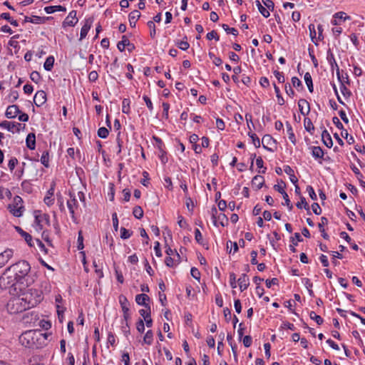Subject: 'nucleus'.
Instances as JSON below:
<instances>
[{
	"label": "nucleus",
	"mask_w": 365,
	"mask_h": 365,
	"mask_svg": "<svg viewBox=\"0 0 365 365\" xmlns=\"http://www.w3.org/2000/svg\"><path fill=\"white\" fill-rule=\"evenodd\" d=\"M47 334L37 330H29L19 336L20 343L25 347L38 348L46 344Z\"/></svg>",
	"instance_id": "1"
},
{
	"label": "nucleus",
	"mask_w": 365,
	"mask_h": 365,
	"mask_svg": "<svg viewBox=\"0 0 365 365\" xmlns=\"http://www.w3.org/2000/svg\"><path fill=\"white\" fill-rule=\"evenodd\" d=\"M31 269L30 264L25 260L19 261L6 268V272H11L16 277L19 283V289L21 287H28V274Z\"/></svg>",
	"instance_id": "2"
},
{
	"label": "nucleus",
	"mask_w": 365,
	"mask_h": 365,
	"mask_svg": "<svg viewBox=\"0 0 365 365\" xmlns=\"http://www.w3.org/2000/svg\"><path fill=\"white\" fill-rule=\"evenodd\" d=\"M19 295L27 309L36 307L43 300L42 292L36 289H29Z\"/></svg>",
	"instance_id": "3"
},
{
	"label": "nucleus",
	"mask_w": 365,
	"mask_h": 365,
	"mask_svg": "<svg viewBox=\"0 0 365 365\" xmlns=\"http://www.w3.org/2000/svg\"><path fill=\"white\" fill-rule=\"evenodd\" d=\"M6 309L11 314H18L27 310L19 294L11 297L9 300L6 304Z\"/></svg>",
	"instance_id": "4"
},
{
	"label": "nucleus",
	"mask_w": 365,
	"mask_h": 365,
	"mask_svg": "<svg viewBox=\"0 0 365 365\" xmlns=\"http://www.w3.org/2000/svg\"><path fill=\"white\" fill-rule=\"evenodd\" d=\"M34 218L33 227L37 232L41 231L45 225H49V215L47 214L36 210L34 212Z\"/></svg>",
	"instance_id": "5"
},
{
	"label": "nucleus",
	"mask_w": 365,
	"mask_h": 365,
	"mask_svg": "<svg viewBox=\"0 0 365 365\" xmlns=\"http://www.w3.org/2000/svg\"><path fill=\"white\" fill-rule=\"evenodd\" d=\"M7 209L14 217H21L25 210L22 198L19 195H16L14 197L13 202L8 205Z\"/></svg>",
	"instance_id": "6"
},
{
	"label": "nucleus",
	"mask_w": 365,
	"mask_h": 365,
	"mask_svg": "<svg viewBox=\"0 0 365 365\" xmlns=\"http://www.w3.org/2000/svg\"><path fill=\"white\" fill-rule=\"evenodd\" d=\"M9 272H6V269L4 274L0 277V288L6 289L9 287H15V289H17L16 286L19 285V283L16 277L12 274H9Z\"/></svg>",
	"instance_id": "7"
},
{
	"label": "nucleus",
	"mask_w": 365,
	"mask_h": 365,
	"mask_svg": "<svg viewBox=\"0 0 365 365\" xmlns=\"http://www.w3.org/2000/svg\"><path fill=\"white\" fill-rule=\"evenodd\" d=\"M118 299H119V303L120 304L122 311L123 312V319L125 322H127L130 318V315L129 313L130 303H129L128 299L126 298V297L123 294L119 296Z\"/></svg>",
	"instance_id": "8"
},
{
	"label": "nucleus",
	"mask_w": 365,
	"mask_h": 365,
	"mask_svg": "<svg viewBox=\"0 0 365 365\" xmlns=\"http://www.w3.org/2000/svg\"><path fill=\"white\" fill-rule=\"evenodd\" d=\"M76 11L72 10L62 23V27L66 29L68 26H74L78 21L76 17Z\"/></svg>",
	"instance_id": "9"
},
{
	"label": "nucleus",
	"mask_w": 365,
	"mask_h": 365,
	"mask_svg": "<svg viewBox=\"0 0 365 365\" xmlns=\"http://www.w3.org/2000/svg\"><path fill=\"white\" fill-rule=\"evenodd\" d=\"M70 199L67 201V207L71 213V217L73 219L75 210L78 207V200L74 193L69 192Z\"/></svg>",
	"instance_id": "10"
},
{
	"label": "nucleus",
	"mask_w": 365,
	"mask_h": 365,
	"mask_svg": "<svg viewBox=\"0 0 365 365\" xmlns=\"http://www.w3.org/2000/svg\"><path fill=\"white\" fill-rule=\"evenodd\" d=\"M21 124L19 123L3 121L0 123V127L7 129L9 131L14 133L19 132L21 128Z\"/></svg>",
	"instance_id": "11"
},
{
	"label": "nucleus",
	"mask_w": 365,
	"mask_h": 365,
	"mask_svg": "<svg viewBox=\"0 0 365 365\" xmlns=\"http://www.w3.org/2000/svg\"><path fill=\"white\" fill-rule=\"evenodd\" d=\"M55 187H56V182L52 181L51 183L50 188L47 191L46 195L45 196V197L43 199L44 202L48 206H51L54 203V198L53 197L54 195Z\"/></svg>",
	"instance_id": "12"
},
{
	"label": "nucleus",
	"mask_w": 365,
	"mask_h": 365,
	"mask_svg": "<svg viewBox=\"0 0 365 365\" xmlns=\"http://www.w3.org/2000/svg\"><path fill=\"white\" fill-rule=\"evenodd\" d=\"M93 22V19L92 17L86 19L84 21V24L83 25L81 29V34H80V41L86 38L87 36L92 24Z\"/></svg>",
	"instance_id": "13"
},
{
	"label": "nucleus",
	"mask_w": 365,
	"mask_h": 365,
	"mask_svg": "<svg viewBox=\"0 0 365 365\" xmlns=\"http://www.w3.org/2000/svg\"><path fill=\"white\" fill-rule=\"evenodd\" d=\"M14 251L11 249H6L0 253V269L3 267L13 257Z\"/></svg>",
	"instance_id": "14"
},
{
	"label": "nucleus",
	"mask_w": 365,
	"mask_h": 365,
	"mask_svg": "<svg viewBox=\"0 0 365 365\" xmlns=\"http://www.w3.org/2000/svg\"><path fill=\"white\" fill-rule=\"evenodd\" d=\"M46 93L43 91H38L34 97V102L37 107L43 106L46 102Z\"/></svg>",
	"instance_id": "15"
},
{
	"label": "nucleus",
	"mask_w": 365,
	"mask_h": 365,
	"mask_svg": "<svg viewBox=\"0 0 365 365\" xmlns=\"http://www.w3.org/2000/svg\"><path fill=\"white\" fill-rule=\"evenodd\" d=\"M150 301V297L146 294H140L135 296V302L138 304L144 306L148 309H150V305L148 304V302Z\"/></svg>",
	"instance_id": "16"
},
{
	"label": "nucleus",
	"mask_w": 365,
	"mask_h": 365,
	"mask_svg": "<svg viewBox=\"0 0 365 365\" xmlns=\"http://www.w3.org/2000/svg\"><path fill=\"white\" fill-rule=\"evenodd\" d=\"M20 113H21V110H19L18 106L11 105V106H9L7 107L6 113H5V115L7 118H14Z\"/></svg>",
	"instance_id": "17"
},
{
	"label": "nucleus",
	"mask_w": 365,
	"mask_h": 365,
	"mask_svg": "<svg viewBox=\"0 0 365 365\" xmlns=\"http://www.w3.org/2000/svg\"><path fill=\"white\" fill-rule=\"evenodd\" d=\"M298 106H299V109L300 113L303 115H308L309 113L310 112L309 103L305 99H300V100H299V101H298Z\"/></svg>",
	"instance_id": "18"
},
{
	"label": "nucleus",
	"mask_w": 365,
	"mask_h": 365,
	"mask_svg": "<svg viewBox=\"0 0 365 365\" xmlns=\"http://www.w3.org/2000/svg\"><path fill=\"white\" fill-rule=\"evenodd\" d=\"M15 229L24 237L29 246L33 247L34 245L32 236L29 233L23 230L20 227H15Z\"/></svg>",
	"instance_id": "19"
},
{
	"label": "nucleus",
	"mask_w": 365,
	"mask_h": 365,
	"mask_svg": "<svg viewBox=\"0 0 365 365\" xmlns=\"http://www.w3.org/2000/svg\"><path fill=\"white\" fill-rule=\"evenodd\" d=\"M262 146L264 149L272 151V148L267 147V145H276V140L270 135H264L262 140Z\"/></svg>",
	"instance_id": "20"
},
{
	"label": "nucleus",
	"mask_w": 365,
	"mask_h": 365,
	"mask_svg": "<svg viewBox=\"0 0 365 365\" xmlns=\"http://www.w3.org/2000/svg\"><path fill=\"white\" fill-rule=\"evenodd\" d=\"M237 282L241 292L247 289L250 285V279L246 274H242Z\"/></svg>",
	"instance_id": "21"
},
{
	"label": "nucleus",
	"mask_w": 365,
	"mask_h": 365,
	"mask_svg": "<svg viewBox=\"0 0 365 365\" xmlns=\"http://www.w3.org/2000/svg\"><path fill=\"white\" fill-rule=\"evenodd\" d=\"M140 17V13L138 10H134L129 14L128 19L130 26L133 28L135 27L137 21Z\"/></svg>",
	"instance_id": "22"
},
{
	"label": "nucleus",
	"mask_w": 365,
	"mask_h": 365,
	"mask_svg": "<svg viewBox=\"0 0 365 365\" xmlns=\"http://www.w3.org/2000/svg\"><path fill=\"white\" fill-rule=\"evenodd\" d=\"M264 183V178L262 175H255L252 180V185L256 190H259L262 187Z\"/></svg>",
	"instance_id": "23"
},
{
	"label": "nucleus",
	"mask_w": 365,
	"mask_h": 365,
	"mask_svg": "<svg viewBox=\"0 0 365 365\" xmlns=\"http://www.w3.org/2000/svg\"><path fill=\"white\" fill-rule=\"evenodd\" d=\"M322 139L324 144L328 147L331 148L333 145V141L329 132L324 129L322 133Z\"/></svg>",
	"instance_id": "24"
},
{
	"label": "nucleus",
	"mask_w": 365,
	"mask_h": 365,
	"mask_svg": "<svg viewBox=\"0 0 365 365\" xmlns=\"http://www.w3.org/2000/svg\"><path fill=\"white\" fill-rule=\"evenodd\" d=\"M327 60L329 62V63L331 66V69L332 71L339 68V66L337 65L336 60L334 58V56L330 48L328 49V51L327 52Z\"/></svg>",
	"instance_id": "25"
},
{
	"label": "nucleus",
	"mask_w": 365,
	"mask_h": 365,
	"mask_svg": "<svg viewBox=\"0 0 365 365\" xmlns=\"http://www.w3.org/2000/svg\"><path fill=\"white\" fill-rule=\"evenodd\" d=\"M26 143L28 148L30 150H34L36 148V135L34 133H30L28 134Z\"/></svg>",
	"instance_id": "26"
},
{
	"label": "nucleus",
	"mask_w": 365,
	"mask_h": 365,
	"mask_svg": "<svg viewBox=\"0 0 365 365\" xmlns=\"http://www.w3.org/2000/svg\"><path fill=\"white\" fill-rule=\"evenodd\" d=\"M302 240L303 239L302 238L299 232H295L294 236L290 239L292 245H289V250L292 252H295L297 250L294 247L297 245V242H302Z\"/></svg>",
	"instance_id": "27"
},
{
	"label": "nucleus",
	"mask_w": 365,
	"mask_h": 365,
	"mask_svg": "<svg viewBox=\"0 0 365 365\" xmlns=\"http://www.w3.org/2000/svg\"><path fill=\"white\" fill-rule=\"evenodd\" d=\"M312 150V155L315 159H322L324 156V150L319 146H312L310 148Z\"/></svg>",
	"instance_id": "28"
},
{
	"label": "nucleus",
	"mask_w": 365,
	"mask_h": 365,
	"mask_svg": "<svg viewBox=\"0 0 365 365\" xmlns=\"http://www.w3.org/2000/svg\"><path fill=\"white\" fill-rule=\"evenodd\" d=\"M287 133L288 134L289 140L294 144H296V137L294 133L292 127L289 122H286Z\"/></svg>",
	"instance_id": "29"
},
{
	"label": "nucleus",
	"mask_w": 365,
	"mask_h": 365,
	"mask_svg": "<svg viewBox=\"0 0 365 365\" xmlns=\"http://www.w3.org/2000/svg\"><path fill=\"white\" fill-rule=\"evenodd\" d=\"M130 46V41L126 36H123L121 41L117 44L118 49L122 52L125 50V46Z\"/></svg>",
	"instance_id": "30"
},
{
	"label": "nucleus",
	"mask_w": 365,
	"mask_h": 365,
	"mask_svg": "<svg viewBox=\"0 0 365 365\" xmlns=\"http://www.w3.org/2000/svg\"><path fill=\"white\" fill-rule=\"evenodd\" d=\"M54 61L55 59L53 56L47 57L43 64L44 69L48 71H51L53 67Z\"/></svg>",
	"instance_id": "31"
},
{
	"label": "nucleus",
	"mask_w": 365,
	"mask_h": 365,
	"mask_svg": "<svg viewBox=\"0 0 365 365\" xmlns=\"http://www.w3.org/2000/svg\"><path fill=\"white\" fill-rule=\"evenodd\" d=\"M50 19H53L51 16L48 17H41L38 16H32L31 17V23L35 24H42L46 22V20H48Z\"/></svg>",
	"instance_id": "32"
},
{
	"label": "nucleus",
	"mask_w": 365,
	"mask_h": 365,
	"mask_svg": "<svg viewBox=\"0 0 365 365\" xmlns=\"http://www.w3.org/2000/svg\"><path fill=\"white\" fill-rule=\"evenodd\" d=\"M304 81H305V83H306V84H307V86L308 87V89H309V92L312 93L313 90H314L312 78V76H311V75H310V73L309 72H307L304 74Z\"/></svg>",
	"instance_id": "33"
},
{
	"label": "nucleus",
	"mask_w": 365,
	"mask_h": 365,
	"mask_svg": "<svg viewBox=\"0 0 365 365\" xmlns=\"http://www.w3.org/2000/svg\"><path fill=\"white\" fill-rule=\"evenodd\" d=\"M143 341L145 344H147L148 345H150L153 344V332L152 330H148L145 333L144 337H143Z\"/></svg>",
	"instance_id": "34"
},
{
	"label": "nucleus",
	"mask_w": 365,
	"mask_h": 365,
	"mask_svg": "<svg viewBox=\"0 0 365 365\" xmlns=\"http://www.w3.org/2000/svg\"><path fill=\"white\" fill-rule=\"evenodd\" d=\"M41 163L46 167H49V152L48 150L43 151L41 157Z\"/></svg>",
	"instance_id": "35"
},
{
	"label": "nucleus",
	"mask_w": 365,
	"mask_h": 365,
	"mask_svg": "<svg viewBox=\"0 0 365 365\" xmlns=\"http://www.w3.org/2000/svg\"><path fill=\"white\" fill-rule=\"evenodd\" d=\"M248 135L252 139V142L253 145H255V147L257 148H259L260 147V140H259L258 136L255 133H254L251 131L248 132Z\"/></svg>",
	"instance_id": "36"
},
{
	"label": "nucleus",
	"mask_w": 365,
	"mask_h": 365,
	"mask_svg": "<svg viewBox=\"0 0 365 365\" xmlns=\"http://www.w3.org/2000/svg\"><path fill=\"white\" fill-rule=\"evenodd\" d=\"M273 86H274V91L276 93V96L277 98L278 104L280 106L284 105V100L282 98V96H281L279 88L275 83H274Z\"/></svg>",
	"instance_id": "37"
},
{
	"label": "nucleus",
	"mask_w": 365,
	"mask_h": 365,
	"mask_svg": "<svg viewBox=\"0 0 365 365\" xmlns=\"http://www.w3.org/2000/svg\"><path fill=\"white\" fill-rule=\"evenodd\" d=\"M304 125L305 130L309 133H311L312 130H314V126L311 119L309 118H304Z\"/></svg>",
	"instance_id": "38"
},
{
	"label": "nucleus",
	"mask_w": 365,
	"mask_h": 365,
	"mask_svg": "<svg viewBox=\"0 0 365 365\" xmlns=\"http://www.w3.org/2000/svg\"><path fill=\"white\" fill-rule=\"evenodd\" d=\"M256 4L258 7L259 11L264 17L267 18L269 16V11L265 7H264L259 1H256Z\"/></svg>",
	"instance_id": "39"
},
{
	"label": "nucleus",
	"mask_w": 365,
	"mask_h": 365,
	"mask_svg": "<svg viewBox=\"0 0 365 365\" xmlns=\"http://www.w3.org/2000/svg\"><path fill=\"white\" fill-rule=\"evenodd\" d=\"M11 192L8 188L0 187V199L5 197L11 198Z\"/></svg>",
	"instance_id": "40"
},
{
	"label": "nucleus",
	"mask_w": 365,
	"mask_h": 365,
	"mask_svg": "<svg viewBox=\"0 0 365 365\" xmlns=\"http://www.w3.org/2000/svg\"><path fill=\"white\" fill-rule=\"evenodd\" d=\"M341 136L346 140V142L351 145L354 143L355 140L352 135H349L346 130H342L341 133Z\"/></svg>",
	"instance_id": "41"
},
{
	"label": "nucleus",
	"mask_w": 365,
	"mask_h": 365,
	"mask_svg": "<svg viewBox=\"0 0 365 365\" xmlns=\"http://www.w3.org/2000/svg\"><path fill=\"white\" fill-rule=\"evenodd\" d=\"M133 214L137 219H141L143 217V210L140 206H135L133 208Z\"/></svg>",
	"instance_id": "42"
},
{
	"label": "nucleus",
	"mask_w": 365,
	"mask_h": 365,
	"mask_svg": "<svg viewBox=\"0 0 365 365\" xmlns=\"http://www.w3.org/2000/svg\"><path fill=\"white\" fill-rule=\"evenodd\" d=\"M309 317L314 320L316 322V323L318 324V325H321L323 324L324 322V320L323 319L319 316V315H317L314 312L312 311L310 312L309 313Z\"/></svg>",
	"instance_id": "43"
},
{
	"label": "nucleus",
	"mask_w": 365,
	"mask_h": 365,
	"mask_svg": "<svg viewBox=\"0 0 365 365\" xmlns=\"http://www.w3.org/2000/svg\"><path fill=\"white\" fill-rule=\"evenodd\" d=\"M158 157L163 164H165L168 161V158L167 157L166 151L165 148L162 150H158Z\"/></svg>",
	"instance_id": "44"
},
{
	"label": "nucleus",
	"mask_w": 365,
	"mask_h": 365,
	"mask_svg": "<svg viewBox=\"0 0 365 365\" xmlns=\"http://www.w3.org/2000/svg\"><path fill=\"white\" fill-rule=\"evenodd\" d=\"M122 112L123 113H130V100L128 98H124L122 103Z\"/></svg>",
	"instance_id": "45"
},
{
	"label": "nucleus",
	"mask_w": 365,
	"mask_h": 365,
	"mask_svg": "<svg viewBox=\"0 0 365 365\" xmlns=\"http://www.w3.org/2000/svg\"><path fill=\"white\" fill-rule=\"evenodd\" d=\"M222 27L227 34H232L234 36L238 35L237 30L235 28H230L227 24H223Z\"/></svg>",
	"instance_id": "46"
},
{
	"label": "nucleus",
	"mask_w": 365,
	"mask_h": 365,
	"mask_svg": "<svg viewBox=\"0 0 365 365\" xmlns=\"http://www.w3.org/2000/svg\"><path fill=\"white\" fill-rule=\"evenodd\" d=\"M296 206L297 207V208L299 209H302V207H304V208L307 210H309V207L307 204V202H306V199L304 197H300V202H298L297 204H296Z\"/></svg>",
	"instance_id": "47"
},
{
	"label": "nucleus",
	"mask_w": 365,
	"mask_h": 365,
	"mask_svg": "<svg viewBox=\"0 0 365 365\" xmlns=\"http://www.w3.org/2000/svg\"><path fill=\"white\" fill-rule=\"evenodd\" d=\"M132 233V231L127 230L125 227L120 228V237L123 240L128 239L131 236Z\"/></svg>",
	"instance_id": "48"
},
{
	"label": "nucleus",
	"mask_w": 365,
	"mask_h": 365,
	"mask_svg": "<svg viewBox=\"0 0 365 365\" xmlns=\"http://www.w3.org/2000/svg\"><path fill=\"white\" fill-rule=\"evenodd\" d=\"M148 26L149 27L150 31V36L152 38H154L156 35V30H155V26L153 21H149L147 23Z\"/></svg>",
	"instance_id": "49"
},
{
	"label": "nucleus",
	"mask_w": 365,
	"mask_h": 365,
	"mask_svg": "<svg viewBox=\"0 0 365 365\" xmlns=\"http://www.w3.org/2000/svg\"><path fill=\"white\" fill-rule=\"evenodd\" d=\"M108 134L109 131L105 127H101L98 130V136L101 138H106Z\"/></svg>",
	"instance_id": "50"
},
{
	"label": "nucleus",
	"mask_w": 365,
	"mask_h": 365,
	"mask_svg": "<svg viewBox=\"0 0 365 365\" xmlns=\"http://www.w3.org/2000/svg\"><path fill=\"white\" fill-rule=\"evenodd\" d=\"M30 78L33 82L38 83L41 79V77L38 71H33L30 74Z\"/></svg>",
	"instance_id": "51"
},
{
	"label": "nucleus",
	"mask_w": 365,
	"mask_h": 365,
	"mask_svg": "<svg viewBox=\"0 0 365 365\" xmlns=\"http://www.w3.org/2000/svg\"><path fill=\"white\" fill-rule=\"evenodd\" d=\"M153 139L155 140V142L156 143L155 147L158 148V150H162V149L165 148V145H164L163 140H161V138H160L158 136L154 135L153 137Z\"/></svg>",
	"instance_id": "52"
},
{
	"label": "nucleus",
	"mask_w": 365,
	"mask_h": 365,
	"mask_svg": "<svg viewBox=\"0 0 365 365\" xmlns=\"http://www.w3.org/2000/svg\"><path fill=\"white\" fill-rule=\"evenodd\" d=\"M163 108V116L168 120L169 118V114L168 111L170 109V104L167 102H163L162 104Z\"/></svg>",
	"instance_id": "53"
},
{
	"label": "nucleus",
	"mask_w": 365,
	"mask_h": 365,
	"mask_svg": "<svg viewBox=\"0 0 365 365\" xmlns=\"http://www.w3.org/2000/svg\"><path fill=\"white\" fill-rule=\"evenodd\" d=\"M41 289L42 290L41 292L42 294L43 292L49 293L51 292V286L48 282L44 281L41 283Z\"/></svg>",
	"instance_id": "54"
},
{
	"label": "nucleus",
	"mask_w": 365,
	"mask_h": 365,
	"mask_svg": "<svg viewBox=\"0 0 365 365\" xmlns=\"http://www.w3.org/2000/svg\"><path fill=\"white\" fill-rule=\"evenodd\" d=\"M77 242H78V245H77L78 250H83L84 247V245H83V237L82 235V231L78 232Z\"/></svg>",
	"instance_id": "55"
},
{
	"label": "nucleus",
	"mask_w": 365,
	"mask_h": 365,
	"mask_svg": "<svg viewBox=\"0 0 365 365\" xmlns=\"http://www.w3.org/2000/svg\"><path fill=\"white\" fill-rule=\"evenodd\" d=\"M136 329L138 332L143 333L145 331V323L141 319H139L136 323Z\"/></svg>",
	"instance_id": "56"
},
{
	"label": "nucleus",
	"mask_w": 365,
	"mask_h": 365,
	"mask_svg": "<svg viewBox=\"0 0 365 365\" xmlns=\"http://www.w3.org/2000/svg\"><path fill=\"white\" fill-rule=\"evenodd\" d=\"M17 163H18V160L15 157L11 158L9 160L8 167L11 172H12L14 170Z\"/></svg>",
	"instance_id": "57"
},
{
	"label": "nucleus",
	"mask_w": 365,
	"mask_h": 365,
	"mask_svg": "<svg viewBox=\"0 0 365 365\" xmlns=\"http://www.w3.org/2000/svg\"><path fill=\"white\" fill-rule=\"evenodd\" d=\"M307 191L309 193V195L312 200H316L317 199V195H316L312 185H307Z\"/></svg>",
	"instance_id": "58"
},
{
	"label": "nucleus",
	"mask_w": 365,
	"mask_h": 365,
	"mask_svg": "<svg viewBox=\"0 0 365 365\" xmlns=\"http://www.w3.org/2000/svg\"><path fill=\"white\" fill-rule=\"evenodd\" d=\"M334 17L335 19H343L344 21H346L347 19H350V16H347L346 14L343 12V11H339V12L336 13L334 15Z\"/></svg>",
	"instance_id": "59"
},
{
	"label": "nucleus",
	"mask_w": 365,
	"mask_h": 365,
	"mask_svg": "<svg viewBox=\"0 0 365 365\" xmlns=\"http://www.w3.org/2000/svg\"><path fill=\"white\" fill-rule=\"evenodd\" d=\"M274 75L277 79L279 83H284L285 81L284 73L282 72H279V71H274Z\"/></svg>",
	"instance_id": "60"
},
{
	"label": "nucleus",
	"mask_w": 365,
	"mask_h": 365,
	"mask_svg": "<svg viewBox=\"0 0 365 365\" xmlns=\"http://www.w3.org/2000/svg\"><path fill=\"white\" fill-rule=\"evenodd\" d=\"M190 274L193 278L197 280H200V273L199 270L196 267H192L190 270Z\"/></svg>",
	"instance_id": "61"
},
{
	"label": "nucleus",
	"mask_w": 365,
	"mask_h": 365,
	"mask_svg": "<svg viewBox=\"0 0 365 365\" xmlns=\"http://www.w3.org/2000/svg\"><path fill=\"white\" fill-rule=\"evenodd\" d=\"M340 91H341V93L343 94V96L345 97L350 96V95H351V91H349V88H346V86L344 84V83H341Z\"/></svg>",
	"instance_id": "62"
},
{
	"label": "nucleus",
	"mask_w": 365,
	"mask_h": 365,
	"mask_svg": "<svg viewBox=\"0 0 365 365\" xmlns=\"http://www.w3.org/2000/svg\"><path fill=\"white\" fill-rule=\"evenodd\" d=\"M177 45H178V47L182 51L187 50L190 46V44L186 41H181L178 42Z\"/></svg>",
	"instance_id": "63"
},
{
	"label": "nucleus",
	"mask_w": 365,
	"mask_h": 365,
	"mask_svg": "<svg viewBox=\"0 0 365 365\" xmlns=\"http://www.w3.org/2000/svg\"><path fill=\"white\" fill-rule=\"evenodd\" d=\"M98 74L97 71H92L89 73L88 80L91 82H96L98 80Z\"/></svg>",
	"instance_id": "64"
}]
</instances>
